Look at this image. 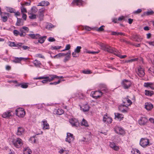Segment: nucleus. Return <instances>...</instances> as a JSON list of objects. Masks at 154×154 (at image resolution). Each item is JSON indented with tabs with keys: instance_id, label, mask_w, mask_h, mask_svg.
<instances>
[{
	"instance_id": "nucleus-1",
	"label": "nucleus",
	"mask_w": 154,
	"mask_h": 154,
	"mask_svg": "<svg viewBox=\"0 0 154 154\" xmlns=\"http://www.w3.org/2000/svg\"><path fill=\"white\" fill-rule=\"evenodd\" d=\"M100 46L103 50L109 53L113 54L121 59L124 58L127 56L125 55L122 56L120 55L119 54V52L118 50L108 45L101 43L100 44Z\"/></svg>"
},
{
	"instance_id": "nucleus-2",
	"label": "nucleus",
	"mask_w": 154,
	"mask_h": 154,
	"mask_svg": "<svg viewBox=\"0 0 154 154\" xmlns=\"http://www.w3.org/2000/svg\"><path fill=\"white\" fill-rule=\"evenodd\" d=\"M132 84V83L130 81L127 79H124L121 82L122 86L125 89H129Z\"/></svg>"
},
{
	"instance_id": "nucleus-3",
	"label": "nucleus",
	"mask_w": 154,
	"mask_h": 154,
	"mask_svg": "<svg viewBox=\"0 0 154 154\" xmlns=\"http://www.w3.org/2000/svg\"><path fill=\"white\" fill-rule=\"evenodd\" d=\"M51 78L48 76H41L38 77H35L33 78L34 79H48L49 82H51L53 81L55 78H58V76L56 75H50Z\"/></svg>"
},
{
	"instance_id": "nucleus-4",
	"label": "nucleus",
	"mask_w": 154,
	"mask_h": 154,
	"mask_svg": "<svg viewBox=\"0 0 154 154\" xmlns=\"http://www.w3.org/2000/svg\"><path fill=\"white\" fill-rule=\"evenodd\" d=\"M86 4V3L82 0H73L71 5L73 6L75 5L80 6H83Z\"/></svg>"
},
{
	"instance_id": "nucleus-5",
	"label": "nucleus",
	"mask_w": 154,
	"mask_h": 154,
	"mask_svg": "<svg viewBox=\"0 0 154 154\" xmlns=\"http://www.w3.org/2000/svg\"><path fill=\"white\" fill-rule=\"evenodd\" d=\"M102 94L103 93L100 91H92L91 93V96L95 99L100 98Z\"/></svg>"
},
{
	"instance_id": "nucleus-6",
	"label": "nucleus",
	"mask_w": 154,
	"mask_h": 154,
	"mask_svg": "<svg viewBox=\"0 0 154 154\" xmlns=\"http://www.w3.org/2000/svg\"><path fill=\"white\" fill-rule=\"evenodd\" d=\"M16 114L19 117L23 118L25 114V112L23 108H19L16 109Z\"/></svg>"
},
{
	"instance_id": "nucleus-7",
	"label": "nucleus",
	"mask_w": 154,
	"mask_h": 154,
	"mask_svg": "<svg viewBox=\"0 0 154 154\" xmlns=\"http://www.w3.org/2000/svg\"><path fill=\"white\" fill-rule=\"evenodd\" d=\"M118 108L120 112L123 113H127L128 109V105L123 103L119 106Z\"/></svg>"
},
{
	"instance_id": "nucleus-8",
	"label": "nucleus",
	"mask_w": 154,
	"mask_h": 154,
	"mask_svg": "<svg viewBox=\"0 0 154 154\" xmlns=\"http://www.w3.org/2000/svg\"><path fill=\"white\" fill-rule=\"evenodd\" d=\"M69 122L72 126L74 127H78L79 125L78 120L75 118H72L69 119Z\"/></svg>"
},
{
	"instance_id": "nucleus-9",
	"label": "nucleus",
	"mask_w": 154,
	"mask_h": 154,
	"mask_svg": "<svg viewBox=\"0 0 154 154\" xmlns=\"http://www.w3.org/2000/svg\"><path fill=\"white\" fill-rule=\"evenodd\" d=\"M140 145L144 147L147 145H150L149 144V140L147 138H142L140 141Z\"/></svg>"
},
{
	"instance_id": "nucleus-10",
	"label": "nucleus",
	"mask_w": 154,
	"mask_h": 154,
	"mask_svg": "<svg viewBox=\"0 0 154 154\" xmlns=\"http://www.w3.org/2000/svg\"><path fill=\"white\" fill-rule=\"evenodd\" d=\"M74 139V137L73 134L69 133H67L66 138L65 140L66 141L70 143L71 142L73 141Z\"/></svg>"
},
{
	"instance_id": "nucleus-11",
	"label": "nucleus",
	"mask_w": 154,
	"mask_h": 154,
	"mask_svg": "<svg viewBox=\"0 0 154 154\" xmlns=\"http://www.w3.org/2000/svg\"><path fill=\"white\" fill-rule=\"evenodd\" d=\"M103 121L104 122L109 124L112 122V119L111 117H109L107 115H105L103 117Z\"/></svg>"
},
{
	"instance_id": "nucleus-12",
	"label": "nucleus",
	"mask_w": 154,
	"mask_h": 154,
	"mask_svg": "<svg viewBox=\"0 0 154 154\" xmlns=\"http://www.w3.org/2000/svg\"><path fill=\"white\" fill-rule=\"evenodd\" d=\"M14 59L12 60V62L15 63H20L22 60L26 61L28 59V58L18 57H14Z\"/></svg>"
},
{
	"instance_id": "nucleus-13",
	"label": "nucleus",
	"mask_w": 154,
	"mask_h": 154,
	"mask_svg": "<svg viewBox=\"0 0 154 154\" xmlns=\"http://www.w3.org/2000/svg\"><path fill=\"white\" fill-rule=\"evenodd\" d=\"M47 37L46 36H39V38H38V41H34V43L35 44H38V43L42 44L44 42Z\"/></svg>"
},
{
	"instance_id": "nucleus-14",
	"label": "nucleus",
	"mask_w": 154,
	"mask_h": 154,
	"mask_svg": "<svg viewBox=\"0 0 154 154\" xmlns=\"http://www.w3.org/2000/svg\"><path fill=\"white\" fill-rule=\"evenodd\" d=\"M14 145L17 148H19L20 146L22 144L21 142V140L19 138H17L16 140H14L13 141Z\"/></svg>"
},
{
	"instance_id": "nucleus-15",
	"label": "nucleus",
	"mask_w": 154,
	"mask_h": 154,
	"mask_svg": "<svg viewBox=\"0 0 154 154\" xmlns=\"http://www.w3.org/2000/svg\"><path fill=\"white\" fill-rule=\"evenodd\" d=\"M128 97L127 96L126 97L124 98L122 100L123 104L127 105L128 106L132 104V101L128 98Z\"/></svg>"
},
{
	"instance_id": "nucleus-16",
	"label": "nucleus",
	"mask_w": 154,
	"mask_h": 154,
	"mask_svg": "<svg viewBox=\"0 0 154 154\" xmlns=\"http://www.w3.org/2000/svg\"><path fill=\"white\" fill-rule=\"evenodd\" d=\"M45 10V8H42L39 9L38 12V16L40 18V20L41 21L43 20V17L44 16V12Z\"/></svg>"
},
{
	"instance_id": "nucleus-17",
	"label": "nucleus",
	"mask_w": 154,
	"mask_h": 154,
	"mask_svg": "<svg viewBox=\"0 0 154 154\" xmlns=\"http://www.w3.org/2000/svg\"><path fill=\"white\" fill-rule=\"evenodd\" d=\"M138 75L140 77H143L145 75L144 70V69L141 67L140 66L138 69V72H137Z\"/></svg>"
},
{
	"instance_id": "nucleus-18",
	"label": "nucleus",
	"mask_w": 154,
	"mask_h": 154,
	"mask_svg": "<svg viewBox=\"0 0 154 154\" xmlns=\"http://www.w3.org/2000/svg\"><path fill=\"white\" fill-rule=\"evenodd\" d=\"M148 121V119L145 117H142L138 121L139 124L141 125H145Z\"/></svg>"
},
{
	"instance_id": "nucleus-19",
	"label": "nucleus",
	"mask_w": 154,
	"mask_h": 154,
	"mask_svg": "<svg viewBox=\"0 0 154 154\" xmlns=\"http://www.w3.org/2000/svg\"><path fill=\"white\" fill-rule=\"evenodd\" d=\"M115 131L116 133L118 134L122 135L125 134L124 130L122 128L120 127H116Z\"/></svg>"
},
{
	"instance_id": "nucleus-20",
	"label": "nucleus",
	"mask_w": 154,
	"mask_h": 154,
	"mask_svg": "<svg viewBox=\"0 0 154 154\" xmlns=\"http://www.w3.org/2000/svg\"><path fill=\"white\" fill-rule=\"evenodd\" d=\"M20 86V87L23 88H26L28 87V83L26 82H23L20 83H18L15 85L16 87Z\"/></svg>"
},
{
	"instance_id": "nucleus-21",
	"label": "nucleus",
	"mask_w": 154,
	"mask_h": 154,
	"mask_svg": "<svg viewBox=\"0 0 154 154\" xmlns=\"http://www.w3.org/2000/svg\"><path fill=\"white\" fill-rule=\"evenodd\" d=\"M11 111H7L5 112L2 115V116L4 118H7L10 116H12V114L11 113Z\"/></svg>"
},
{
	"instance_id": "nucleus-22",
	"label": "nucleus",
	"mask_w": 154,
	"mask_h": 154,
	"mask_svg": "<svg viewBox=\"0 0 154 154\" xmlns=\"http://www.w3.org/2000/svg\"><path fill=\"white\" fill-rule=\"evenodd\" d=\"M28 35L32 39H38L40 35L38 34H29Z\"/></svg>"
},
{
	"instance_id": "nucleus-23",
	"label": "nucleus",
	"mask_w": 154,
	"mask_h": 154,
	"mask_svg": "<svg viewBox=\"0 0 154 154\" xmlns=\"http://www.w3.org/2000/svg\"><path fill=\"white\" fill-rule=\"evenodd\" d=\"M90 108V106L87 104L83 106V107H80L81 110L84 112L88 111L89 109Z\"/></svg>"
},
{
	"instance_id": "nucleus-24",
	"label": "nucleus",
	"mask_w": 154,
	"mask_h": 154,
	"mask_svg": "<svg viewBox=\"0 0 154 154\" xmlns=\"http://www.w3.org/2000/svg\"><path fill=\"white\" fill-rule=\"evenodd\" d=\"M64 111L61 109H55L54 111V113L57 115H60L63 113Z\"/></svg>"
},
{
	"instance_id": "nucleus-25",
	"label": "nucleus",
	"mask_w": 154,
	"mask_h": 154,
	"mask_svg": "<svg viewBox=\"0 0 154 154\" xmlns=\"http://www.w3.org/2000/svg\"><path fill=\"white\" fill-rule=\"evenodd\" d=\"M43 129H48L49 128V125L47 122V121L45 120H44L42 121Z\"/></svg>"
},
{
	"instance_id": "nucleus-26",
	"label": "nucleus",
	"mask_w": 154,
	"mask_h": 154,
	"mask_svg": "<svg viewBox=\"0 0 154 154\" xmlns=\"http://www.w3.org/2000/svg\"><path fill=\"white\" fill-rule=\"evenodd\" d=\"M145 106V108L148 110H151L153 108V105L150 103H146Z\"/></svg>"
},
{
	"instance_id": "nucleus-27",
	"label": "nucleus",
	"mask_w": 154,
	"mask_h": 154,
	"mask_svg": "<svg viewBox=\"0 0 154 154\" xmlns=\"http://www.w3.org/2000/svg\"><path fill=\"white\" fill-rule=\"evenodd\" d=\"M114 115L115 118H116L120 121L122 120L124 118L123 115L122 114L118 113H115Z\"/></svg>"
},
{
	"instance_id": "nucleus-28",
	"label": "nucleus",
	"mask_w": 154,
	"mask_h": 154,
	"mask_svg": "<svg viewBox=\"0 0 154 154\" xmlns=\"http://www.w3.org/2000/svg\"><path fill=\"white\" fill-rule=\"evenodd\" d=\"M49 5V3L47 1H42L41 2L39 3L37 6H47Z\"/></svg>"
},
{
	"instance_id": "nucleus-29",
	"label": "nucleus",
	"mask_w": 154,
	"mask_h": 154,
	"mask_svg": "<svg viewBox=\"0 0 154 154\" xmlns=\"http://www.w3.org/2000/svg\"><path fill=\"white\" fill-rule=\"evenodd\" d=\"M33 63L35 66L37 67H40L42 65V63L39 61L35 60L33 62Z\"/></svg>"
},
{
	"instance_id": "nucleus-30",
	"label": "nucleus",
	"mask_w": 154,
	"mask_h": 154,
	"mask_svg": "<svg viewBox=\"0 0 154 154\" xmlns=\"http://www.w3.org/2000/svg\"><path fill=\"white\" fill-rule=\"evenodd\" d=\"M24 131L23 128L21 127H19L18 128L17 134L18 135H20L23 134Z\"/></svg>"
},
{
	"instance_id": "nucleus-31",
	"label": "nucleus",
	"mask_w": 154,
	"mask_h": 154,
	"mask_svg": "<svg viewBox=\"0 0 154 154\" xmlns=\"http://www.w3.org/2000/svg\"><path fill=\"white\" fill-rule=\"evenodd\" d=\"M23 25V21L21 19L17 18V21L16 23V25L20 26Z\"/></svg>"
},
{
	"instance_id": "nucleus-32",
	"label": "nucleus",
	"mask_w": 154,
	"mask_h": 154,
	"mask_svg": "<svg viewBox=\"0 0 154 154\" xmlns=\"http://www.w3.org/2000/svg\"><path fill=\"white\" fill-rule=\"evenodd\" d=\"M154 13V12L153 11H148L144 12L143 14L141 16L143 17L145 15H152Z\"/></svg>"
},
{
	"instance_id": "nucleus-33",
	"label": "nucleus",
	"mask_w": 154,
	"mask_h": 154,
	"mask_svg": "<svg viewBox=\"0 0 154 154\" xmlns=\"http://www.w3.org/2000/svg\"><path fill=\"white\" fill-rule=\"evenodd\" d=\"M67 53H68V54L67 55V56H66L65 57L64 59L63 60V61L65 63L66 62L69 60L71 56V51H69Z\"/></svg>"
},
{
	"instance_id": "nucleus-34",
	"label": "nucleus",
	"mask_w": 154,
	"mask_h": 154,
	"mask_svg": "<svg viewBox=\"0 0 154 154\" xmlns=\"http://www.w3.org/2000/svg\"><path fill=\"white\" fill-rule=\"evenodd\" d=\"M68 54V53H59L55 55L54 57L55 58H60V57L63 56H64Z\"/></svg>"
},
{
	"instance_id": "nucleus-35",
	"label": "nucleus",
	"mask_w": 154,
	"mask_h": 154,
	"mask_svg": "<svg viewBox=\"0 0 154 154\" xmlns=\"http://www.w3.org/2000/svg\"><path fill=\"white\" fill-rule=\"evenodd\" d=\"M31 152V150L30 149H28V148H26L23 150V154H30Z\"/></svg>"
},
{
	"instance_id": "nucleus-36",
	"label": "nucleus",
	"mask_w": 154,
	"mask_h": 154,
	"mask_svg": "<svg viewBox=\"0 0 154 154\" xmlns=\"http://www.w3.org/2000/svg\"><path fill=\"white\" fill-rule=\"evenodd\" d=\"M100 86L101 89L103 88L104 89L102 90L103 91H104L106 92L108 90L106 88V86L105 84H100Z\"/></svg>"
},
{
	"instance_id": "nucleus-37",
	"label": "nucleus",
	"mask_w": 154,
	"mask_h": 154,
	"mask_svg": "<svg viewBox=\"0 0 154 154\" xmlns=\"http://www.w3.org/2000/svg\"><path fill=\"white\" fill-rule=\"evenodd\" d=\"M145 95L148 96H152V95L154 94L153 91H149L145 90Z\"/></svg>"
},
{
	"instance_id": "nucleus-38",
	"label": "nucleus",
	"mask_w": 154,
	"mask_h": 154,
	"mask_svg": "<svg viewBox=\"0 0 154 154\" xmlns=\"http://www.w3.org/2000/svg\"><path fill=\"white\" fill-rule=\"evenodd\" d=\"M81 125L82 126H84L85 127H88V125L87 122L84 119H83Z\"/></svg>"
},
{
	"instance_id": "nucleus-39",
	"label": "nucleus",
	"mask_w": 154,
	"mask_h": 154,
	"mask_svg": "<svg viewBox=\"0 0 154 154\" xmlns=\"http://www.w3.org/2000/svg\"><path fill=\"white\" fill-rule=\"evenodd\" d=\"M7 10L8 12H10V13H15V9L11 8L8 7L7 8Z\"/></svg>"
},
{
	"instance_id": "nucleus-40",
	"label": "nucleus",
	"mask_w": 154,
	"mask_h": 154,
	"mask_svg": "<svg viewBox=\"0 0 154 154\" xmlns=\"http://www.w3.org/2000/svg\"><path fill=\"white\" fill-rule=\"evenodd\" d=\"M35 137L36 135H34L29 138V140L31 141L32 143H35L36 142V139H35Z\"/></svg>"
},
{
	"instance_id": "nucleus-41",
	"label": "nucleus",
	"mask_w": 154,
	"mask_h": 154,
	"mask_svg": "<svg viewBox=\"0 0 154 154\" xmlns=\"http://www.w3.org/2000/svg\"><path fill=\"white\" fill-rule=\"evenodd\" d=\"M154 84V83L152 82H145L144 84V86L145 87H149L150 85H152Z\"/></svg>"
},
{
	"instance_id": "nucleus-42",
	"label": "nucleus",
	"mask_w": 154,
	"mask_h": 154,
	"mask_svg": "<svg viewBox=\"0 0 154 154\" xmlns=\"http://www.w3.org/2000/svg\"><path fill=\"white\" fill-rule=\"evenodd\" d=\"M21 5H22V6L20 8L21 12L22 13H26L27 10L26 8L23 7L24 6V4H21Z\"/></svg>"
},
{
	"instance_id": "nucleus-43",
	"label": "nucleus",
	"mask_w": 154,
	"mask_h": 154,
	"mask_svg": "<svg viewBox=\"0 0 154 154\" xmlns=\"http://www.w3.org/2000/svg\"><path fill=\"white\" fill-rule=\"evenodd\" d=\"M81 48L82 47L81 46H78L75 49V52H77V53H79L80 52Z\"/></svg>"
},
{
	"instance_id": "nucleus-44",
	"label": "nucleus",
	"mask_w": 154,
	"mask_h": 154,
	"mask_svg": "<svg viewBox=\"0 0 154 154\" xmlns=\"http://www.w3.org/2000/svg\"><path fill=\"white\" fill-rule=\"evenodd\" d=\"M120 41L122 42H125L127 44H132L130 42L127 41L124 39H120Z\"/></svg>"
},
{
	"instance_id": "nucleus-45",
	"label": "nucleus",
	"mask_w": 154,
	"mask_h": 154,
	"mask_svg": "<svg viewBox=\"0 0 154 154\" xmlns=\"http://www.w3.org/2000/svg\"><path fill=\"white\" fill-rule=\"evenodd\" d=\"M54 27V26L52 24L50 23L49 24H48L46 26V28L47 29H50Z\"/></svg>"
},
{
	"instance_id": "nucleus-46",
	"label": "nucleus",
	"mask_w": 154,
	"mask_h": 154,
	"mask_svg": "<svg viewBox=\"0 0 154 154\" xmlns=\"http://www.w3.org/2000/svg\"><path fill=\"white\" fill-rule=\"evenodd\" d=\"M13 33L14 35L15 36H17L18 35H19L20 32L17 30H14L13 31Z\"/></svg>"
},
{
	"instance_id": "nucleus-47",
	"label": "nucleus",
	"mask_w": 154,
	"mask_h": 154,
	"mask_svg": "<svg viewBox=\"0 0 154 154\" xmlns=\"http://www.w3.org/2000/svg\"><path fill=\"white\" fill-rule=\"evenodd\" d=\"M82 72L84 74H89L91 73L92 72L90 70H84L82 71Z\"/></svg>"
},
{
	"instance_id": "nucleus-48",
	"label": "nucleus",
	"mask_w": 154,
	"mask_h": 154,
	"mask_svg": "<svg viewBox=\"0 0 154 154\" xmlns=\"http://www.w3.org/2000/svg\"><path fill=\"white\" fill-rule=\"evenodd\" d=\"M61 48V46H52L51 48V49L52 50H57L58 49H60Z\"/></svg>"
},
{
	"instance_id": "nucleus-49",
	"label": "nucleus",
	"mask_w": 154,
	"mask_h": 154,
	"mask_svg": "<svg viewBox=\"0 0 154 154\" xmlns=\"http://www.w3.org/2000/svg\"><path fill=\"white\" fill-rule=\"evenodd\" d=\"M60 82H61V80H60H60H59L57 82H51L49 83V84L50 85H56L57 84H59L60 83Z\"/></svg>"
},
{
	"instance_id": "nucleus-50",
	"label": "nucleus",
	"mask_w": 154,
	"mask_h": 154,
	"mask_svg": "<svg viewBox=\"0 0 154 154\" xmlns=\"http://www.w3.org/2000/svg\"><path fill=\"white\" fill-rule=\"evenodd\" d=\"M142 11V9H139L137 10L134 11L133 13L135 14H137L140 13Z\"/></svg>"
},
{
	"instance_id": "nucleus-51",
	"label": "nucleus",
	"mask_w": 154,
	"mask_h": 154,
	"mask_svg": "<svg viewBox=\"0 0 154 154\" xmlns=\"http://www.w3.org/2000/svg\"><path fill=\"white\" fill-rule=\"evenodd\" d=\"M22 45L23 44L21 43H18V44H16L15 47H17V49H19L22 46Z\"/></svg>"
},
{
	"instance_id": "nucleus-52",
	"label": "nucleus",
	"mask_w": 154,
	"mask_h": 154,
	"mask_svg": "<svg viewBox=\"0 0 154 154\" xmlns=\"http://www.w3.org/2000/svg\"><path fill=\"white\" fill-rule=\"evenodd\" d=\"M1 18L2 19V21L3 22H6L8 20V17L6 16H1Z\"/></svg>"
},
{
	"instance_id": "nucleus-53",
	"label": "nucleus",
	"mask_w": 154,
	"mask_h": 154,
	"mask_svg": "<svg viewBox=\"0 0 154 154\" xmlns=\"http://www.w3.org/2000/svg\"><path fill=\"white\" fill-rule=\"evenodd\" d=\"M104 26L103 25H102L99 28H98L97 29V31L98 32H101L103 31L104 30V29L103 28V27H104Z\"/></svg>"
},
{
	"instance_id": "nucleus-54",
	"label": "nucleus",
	"mask_w": 154,
	"mask_h": 154,
	"mask_svg": "<svg viewBox=\"0 0 154 154\" xmlns=\"http://www.w3.org/2000/svg\"><path fill=\"white\" fill-rule=\"evenodd\" d=\"M138 60V58H136L134 59H131L130 60H128L126 62L127 63H129V62H132L134 61H137Z\"/></svg>"
},
{
	"instance_id": "nucleus-55",
	"label": "nucleus",
	"mask_w": 154,
	"mask_h": 154,
	"mask_svg": "<svg viewBox=\"0 0 154 154\" xmlns=\"http://www.w3.org/2000/svg\"><path fill=\"white\" fill-rule=\"evenodd\" d=\"M48 40L50 42H53L55 41V39L54 38L52 37H50L48 38Z\"/></svg>"
},
{
	"instance_id": "nucleus-56",
	"label": "nucleus",
	"mask_w": 154,
	"mask_h": 154,
	"mask_svg": "<svg viewBox=\"0 0 154 154\" xmlns=\"http://www.w3.org/2000/svg\"><path fill=\"white\" fill-rule=\"evenodd\" d=\"M112 148L115 151H118L119 149V146H116V144L115 146H114Z\"/></svg>"
},
{
	"instance_id": "nucleus-57",
	"label": "nucleus",
	"mask_w": 154,
	"mask_h": 154,
	"mask_svg": "<svg viewBox=\"0 0 154 154\" xmlns=\"http://www.w3.org/2000/svg\"><path fill=\"white\" fill-rule=\"evenodd\" d=\"M66 151L63 149H60L59 151V152L62 154H67L66 153Z\"/></svg>"
},
{
	"instance_id": "nucleus-58",
	"label": "nucleus",
	"mask_w": 154,
	"mask_h": 154,
	"mask_svg": "<svg viewBox=\"0 0 154 154\" xmlns=\"http://www.w3.org/2000/svg\"><path fill=\"white\" fill-rule=\"evenodd\" d=\"M9 46L11 47H15L16 46V44L14 42H9Z\"/></svg>"
},
{
	"instance_id": "nucleus-59",
	"label": "nucleus",
	"mask_w": 154,
	"mask_h": 154,
	"mask_svg": "<svg viewBox=\"0 0 154 154\" xmlns=\"http://www.w3.org/2000/svg\"><path fill=\"white\" fill-rule=\"evenodd\" d=\"M29 17L30 19H33L36 18V15L35 14H32L31 15L29 16Z\"/></svg>"
},
{
	"instance_id": "nucleus-60",
	"label": "nucleus",
	"mask_w": 154,
	"mask_h": 154,
	"mask_svg": "<svg viewBox=\"0 0 154 154\" xmlns=\"http://www.w3.org/2000/svg\"><path fill=\"white\" fill-rule=\"evenodd\" d=\"M111 35H119V32L112 31L111 32Z\"/></svg>"
},
{
	"instance_id": "nucleus-61",
	"label": "nucleus",
	"mask_w": 154,
	"mask_h": 154,
	"mask_svg": "<svg viewBox=\"0 0 154 154\" xmlns=\"http://www.w3.org/2000/svg\"><path fill=\"white\" fill-rule=\"evenodd\" d=\"M37 55V56L39 58H42V59H45V58L44 56L41 54H38Z\"/></svg>"
},
{
	"instance_id": "nucleus-62",
	"label": "nucleus",
	"mask_w": 154,
	"mask_h": 154,
	"mask_svg": "<svg viewBox=\"0 0 154 154\" xmlns=\"http://www.w3.org/2000/svg\"><path fill=\"white\" fill-rule=\"evenodd\" d=\"M22 28L26 32L29 31V29L27 27L23 26Z\"/></svg>"
},
{
	"instance_id": "nucleus-63",
	"label": "nucleus",
	"mask_w": 154,
	"mask_h": 154,
	"mask_svg": "<svg viewBox=\"0 0 154 154\" xmlns=\"http://www.w3.org/2000/svg\"><path fill=\"white\" fill-rule=\"evenodd\" d=\"M84 29L88 31H90L91 30V27L87 26H85L84 27Z\"/></svg>"
},
{
	"instance_id": "nucleus-64",
	"label": "nucleus",
	"mask_w": 154,
	"mask_h": 154,
	"mask_svg": "<svg viewBox=\"0 0 154 154\" xmlns=\"http://www.w3.org/2000/svg\"><path fill=\"white\" fill-rule=\"evenodd\" d=\"M44 80H43L42 81V82L44 84H46L48 82V79H44Z\"/></svg>"
}]
</instances>
